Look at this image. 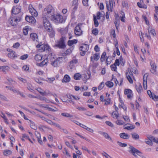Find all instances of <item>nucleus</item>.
<instances>
[{
	"mask_svg": "<svg viewBox=\"0 0 158 158\" xmlns=\"http://www.w3.org/2000/svg\"><path fill=\"white\" fill-rule=\"evenodd\" d=\"M54 13V8L51 5L47 6L44 10L43 12V17L50 18Z\"/></svg>",
	"mask_w": 158,
	"mask_h": 158,
	"instance_id": "1",
	"label": "nucleus"
},
{
	"mask_svg": "<svg viewBox=\"0 0 158 158\" xmlns=\"http://www.w3.org/2000/svg\"><path fill=\"white\" fill-rule=\"evenodd\" d=\"M50 19L55 23H62L64 21L63 17L60 15L54 14Z\"/></svg>",
	"mask_w": 158,
	"mask_h": 158,
	"instance_id": "2",
	"label": "nucleus"
},
{
	"mask_svg": "<svg viewBox=\"0 0 158 158\" xmlns=\"http://www.w3.org/2000/svg\"><path fill=\"white\" fill-rule=\"evenodd\" d=\"M130 150L129 152L131 153L135 157H138V156H141L142 153L140 151L135 148L132 146H130L129 147Z\"/></svg>",
	"mask_w": 158,
	"mask_h": 158,
	"instance_id": "3",
	"label": "nucleus"
},
{
	"mask_svg": "<svg viewBox=\"0 0 158 158\" xmlns=\"http://www.w3.org/2000/svg\"><path fill=\"white\" fill-rule=\"evenodd\" d=\"M43 22L45 28L48 31H50L52 29V26L46 17H43Z\"/></svg>",
	"mask_w": 158,
	"mask_h": 158,
	"instance_id": "4",
	"label": "nucleus"
},
{
	"mask_svg": "<svg viewBox=\"0 0 158 158\" xmlns=\"http://www.w3.org/2000/svg\"><path fill=\"white\" fill-rule=\"evenodd\" d=\"M66 38L65 37H62L60 40L58 41L55 46L61 49H64L66 47V45L65 41Z\"/></svg>",
	"mask_w": 158,
	"mask_h": 158,
	"instance_id": "5",
	"label": "nucleus"
},
{
	"mask_svg": "<svg viewBox=\"0 0 158 158\" xmlns=\"http://www.w3.org/2000/svg\"><path fill=\"white\" fill-rule=\"evenodd\" d=\"M21 19L20 17H13L12 15L11 16L10 19H9V22L10 23L12 26H16L18 23L19 22Z\"/></svg>",
	"mask_w": 158,
	"mask_h": 158,
	"instance_id": "6",
	"label": "nucleus"
},
{
	"mask_svg": "<svg viewBox=\"0 0 158 158\" xmlns=\"http://www.w3.org/2000/svg\"><path fill=\"white\" fill-rule=\"evenodd\" d=\"M80 50L82 51V52H81L80 54L81 56H84L86 52H87L89 49V46L86 44H83L80 47Z\"/></svg>",
	"mask_w": 158,
	"mask_h": 158,
	"instance_id": "7",
	"label": "nucleus"
},
{
	"mask_svg": "<svg viewBox=\"0 0 158 158\" xmlns=\"http://www.w3.org/2000/svg\"><path fill=\"white\" fill-rule=\"evenodd\" d=\"M36 47L39 48V50H40L41 52L46 51H49L50 49V47L47 44H43L42 45L39 44L36 46Z\"/></svg>",
	"mask_w": 158,
	"mask_h": 158,
	"instance_id": "8",
	"label": "nucleus"
},
{
	"mask_svg": "<svg viewBox=\"0 0 158 158\" xmlns=\"http://www.w3.org/2000/svg\"><path fill=\"white\" fill-rule=\"evenodd\" d=\"M74 33L76 35L80 36L82 34V31L81 30L80 25L78 24L75 28Z\"/></svg>",
	"mask_w": 158,
	"mask_h": 158,
	"instance_id": "9",
	"label": "nucleus"
},
{
	"mask_svg": "<svg viewBox=\"0 0 158 158\" xmlns=\"http://www.w3.org/2000/svg\"><path fill=\"white\" fill-rule=\"evenodd\" d=\"M29 10L32 15L34 16H36L38 15L37 12L33 8L32 5L31 4L29 6Z\"/></svg>",
	"mask_w": 158,
	"mask_h": 158,
	"instance_id": "10",
	"label": "nucleus"
},
{
	"mask_svg": "<svg viewBox=\"0 0 158 158\" xmlns=\"http://www.w3.org/2000/svg\"><path fill=\"white\" fill-rule=\"evenodd\" d=\"M106 8L108 11L112 12V8L113 7V0H109V2L106 1Z\"/></svg>",
	"mask_w": 158,
	"mask_h": 158,
	"instance_id": "11",
	"label": "nucleus"
},
{
	"mask_svg": "<svg viewBox=\"0 0 158 158\" xmlns=\"http://www.w3.org/2000/svg\"><path fill=\"white\" fill-rule=\"evenodd\" d=\"M124 94L127 95V98L129 99L131 98L132 97V91L130 89H125L124 91Z\"/></svg>",
	"mask_w": 158,
	"mask_h": 158,
	"instance_id": "12",
	"label": "nucleus"
},
{
	"mask_svg": "<svg viewBox=\"0 0 158 158\" xmlns=\"http://www.w3.org/2000/svg\"><path fill=\"white\" fill-rule=\"evenodd\" d=\"M60 58L59 57L57 59L55 60L54 61H52L51 62V64L54 67H58L60 64Z\"/></svg>",
	"mask_w": 158,
	"mask_h": 158,
	"instance_id": "13",
	"label": "nucleus"
},
{
	"mask_svg": "<svg viewBox=\"0 0 158 158\" xmlns=\"http://www.w3.org/2000/svg\"><path fill=\"white\" fill-rule=\"evenodd\" d=\"M25 19L27 22L31 23H34L36 22L33 16L29 17L27 16L25 17Z\"/></svg>",
	"mask_w": 158,
	"mask_h": 158,
	"instance_id": "14",
	"label": "nucleus"
},
{
	"mask_svg": "<svg viewBox=\"0 0 158 158\" xmlns=\"http://www.w3.org/2000/svg\"><path fill=\"white\" fill-rule=\"evenodd\" d=\"M120 137L123 139H126L129 138L130 136L125 133H121L119 134Z\"/></svg>",
	"mask_w": 158,
	"mask_h": 158,
	"instance_id": "15",
	"label": "nucleus"
},
{
	"mask_svg": "<svg viewBox=\"0 0 158 158\" xmlns=\"http://www.w3.org/2000/svg\"><path fill=\"white\" fill-rule=\"evenodd\" d=\"M30 37L33 41H37L38 38L36 34L33 33H31L30 34Z\"/></svg>",
	"mask_w": 158,
	"mask_h": 158,
	"instance_id": "16",
	"label": "nucleus"
},
{
	"mask_svg": "<svg viewBox=\"0 0 158 158\" xmlns=\"http://www.w3.org/2000/svg\"><path fill=\"white\" fill-rule=\"evenodd\" d=\"M21 11V9L17 8H13L12 12L15 15H16L19 13Z\"/></svg>",
	"mask_w": 158,
	"mask_h": 158,
	"instance_id": "17",
	"label": "nucleus"
},
{
	"mask_svg": "<svg viewBox=\"0 0 158 158\" xmlns=\"http://www.w3.org/2000/svg\"><path fill=\"white\" fill-rule=\"evenodd\" d=\"M77 42V40H69L68 41V45L69 46H71L73 44H76Z\"/></svg>",
	"mask_w": 158,
	"mask_h": 158,
	"instance_id": "18",
	"label": "nucleus"
},
{
	"mask_svg": "<svg viewBox=\"0 0 158 158\" xmlns=\"http://www.w3.org/2000/svg\"><path fill=\"white\" fill-rule=\"evenodd\" d=\"M70 81V77L68 75H65L63 79L62 80V82H69Z\"/></svg>",
	"mask_w": 158,
	"mask_h": 158,
	"instance_id": "19",
	"label": "nucleus"
},
{
	"mask_svg": "<svg viewBox=\"0 0 158 158\" xmlns=\"http://www.w3.org/2000/svg\"><path fill=\"white\" fill-rule=\"evenodd\" d=\"M77 6L78 5H76L74 6V7L72 11L71 15L72 19L74 18V14L77 8Z\"/></svg>",
	"mask_w": 158,
	"mask_h": 158,
	"instance_id": "20",
	"label": "nucleus"
},
{
	"mask_svg": "<svg viewBox=\"0 0 158 158\" xmlns=\"http://www.w3.org/2000/svg\"><path fill=\"white\" fill-rule=\"evenodd\" d=\"M147 138L149 139L152 140V142L153 141L156 143H158V138H156L153 136L151 135L148 136Z\"/></svg>",
	"mask_w": 158,
	"mask_h": 158,
	"instance_id": "21",
	"label": "nucleus"
},
{
	"mask_svg": "<svg viewBox=\"0 0 158 158\" xmlns=\"http://www.w3.org/2000/svg\"><path fill=\"white\" fill-rule=\"evenodd\" d=\"M102 135L106 139L109 140L111 142H113L112 139L107 133L106 132L102 133Z\"/></svg>",
	"mask_w": 158,
	"mask_h": 158,
	"instance_id": "22",
	"label": "nucleus"
},
{
	"mask_svg": "<svg viewBox=\"0 0 158 158\" xmlns=\"http://www.w3.org/2000/svg\"><path fill=\"white\" fill-rule=\"evenodd\" d=\"M8 57L10 58H14L17 56L15 55V52L14 51H11L10 53L8 54Z\"/></svg>",
	"mask_w": 158,
	"mask_h": 158,
	"instance_id": "23",
	"label": "nucleus"
},
{
	"mask_svg": "<svg viewBox=\"0 0 158 158\" xmlns=\"http://www.w3.org/2000/svg\"><path fill=\"white\" fill-rule=\"evenodd\" d=\"M151 69L150 71L152 73H154L156 70V66L155 63H153L151 65Z\"/></svg>",
	"mask_w": 158,
	"mask_h": 158,
	"instance_id": "24",
	"label": "nucleus"
},
{
	"mask_svg": "<svg viewBox=\"0 0 158 158\" xmlns=\"http://www.w3.org/2000/svg\"><path fill=\"white\" fill-rule=\"evenodd\" d=\"M132 137L133 139L135 140H137L139 139V136L138 134L135 133H133L131 134Z\"/></svg>",
	"mask_w": 158,
	"mask_h": 158,
	"instance_id": "25",
	"label": "nucleus"
},
{
	"mask_svg": "<svg viewBox=\"0 0 158 158\" xmlns=\"http://www.w3.org/2000/svg\"><path fill=\"white\" fill-rule=\"evenodd\" d=\"M135 87L138 92L139 93H140L142 89V87L140 84H139L138 85H136Z\"/></svg>",
	"mask_w": 158,
	"mask_h": 158,
	"instance_id": "26",
	"label": "nucleus"
},
{
	"mask_svg": "<svg viewBox=\"0 0 158 158\" xmlns=\"http://www.w3.org/2000/svg\"><path fill=\"white\" fill-rule=\"evenodd\" d=\"M126 75L127 80H128L129 82L131 84L132 83H133V80L132 79V78L131 76H130L129 74L128 73V72L126 73Z\"/></svg>",
	"mask_w": 158,
	"mask_h": 158,
	"instance_id": "27",
	"label": "nucleus"
},
{
	"mask_svg": "<svg viewBox=\"0 0 158 158\" xmlns=\"http://www.w3.org/2000/svg\"><path fill=\"white\" fill-rule=\"evenodd\" d=\"M11 151L9 150H6L4 151L3 154L4 156H7L8 155H10L12 153Z\"/></svg>",
	"mask_w": 158,
	"mask_h": 158,
	"instance_id": "28",
	"label": "nucleus"
},
{
	"mask_svg": "<svg viewBox=\"0 0 158 158\" xmlns=\"http://www.w3.org/2000/svg\"><path fill=\"white\" fill-rule=\"evenodd\" d=\"M73 77L74 79L75 80H80L81 77V75L79 73H76L74 74Z\"/></svg>",
	"mask_w": 158,
	"mask_h": 158,
	"instance_id": "29",
	"label": "nucleus"
},
{
	"mask_svg": "<svg viewBox=\"0 0 158 158\" xmlns=\"http://www.w3.org/2000/svg\"><path fill=\"white\" fill-rule=\"evenodd\" d=\"M74 47L73 46H72V47H70L69 48H68L66 51L65 54L66 55H68L72 52V51L73 50Z\"/></svg>",
	"mask_w": 158,
	"mask_h": 158,
	"instance_id": "30",
	"label": "nucleus"
},
{
	"mask_svg": "<svg viewBox=\"0 0 158 158\" xmlns=\"http://www.w3.org/2000/svg\"><path fill=\"white\" fill-rule=\"evenodd\" d=\"M35 60L37 61H40L42 60V56L39 55L37 54L35 56Z\"/></svg>",
	"mask_w": 158,
	"mask_h": 158,
	"instance_id": "31",
	"label": "nucleus"
},
{
	"mask_svg": "<svg viewBox=\"0 0 158 158\" xmlns=\"http://www.w3.org/2000/svg\"><path fill=\"white\" fill-rule=\"evenodd\" d=\"M106 54V52H103L102 53L100 58V60L101 62H103L105 60Z\"/></svg>",
	"mask_w": 158,
	"mask_h": 158,
	"instance_id": "32",
	"label": "nucleus"
},
{
	"mask_svg": "<svg viewBox=\"0 0 158 158\" xmlns=\"http://www.w3.org/2000/svg\"><path fill=\"white\" fill-rule=\"evenodd\" d=\"M28 26H26L23 29V32L25 35H26L28 34Z\"/></svg>",
	"mask_w": 158,
	"mask_h": 158,
	"instance_id": "33",
	"label": "nucleus"
},
{
	"mask_svg": "<svg viewBox=\"0 0 158 158\" xmlns=\"http://www.w3.org/2000/svg\"><path fill=\"white\" fill-rule=\"evenodd\" d=\"M106 85L109 87L111 88L113 87L114 85V84L113 82L110 81L106 82L105 83Z\"/></svg>",
	"mask_w": 158,
	"mask_h": 158,
	"instance_id": "34",
	"label": "nucleus"
},
{
	"mask_svg": "<svg viewBox=\"0 0 158 158\" xmlns=\"http://www.w3.org/2000/svg\"><path fill=\"white\" fill-rule=\"evenodd\" d=\"M94 20L95 26L97 27L98 25V22L96 19V16L94 15Z\"/></svg>",
	"mask_w": 158,
	"mask_h": 158,
	"instance_id": "35",
	"label": "nucleus"
},
{
	"mask_svg": "<svg viewBox=\"0 0 158 158\" xmlns=\"http://www.w3.org/2000/svg\"><path fill=\"white\" fill-rule=\"evenodd\" d=\"M99 53H95L94 56V60H98L99 58Z\"/></svg>",
	"mask_w": 158,
	"mask_h": 158,
	"instance_id": "36",
	"label": "nucleus"
},
{
	"mask_svg": "<svg viewBox=\"0 0 158 158\" xmlns=\"http://www.w3.org/2000/svg\"><path fill=\"white\" fill-rule=\"evenodd\" d=\"M138 6L140 8H147V6L145 5L142 4L138 2L137 3Z\"/></svg>",
	"mask_w": 158,
	"mask_h": 158,
	"instance_id": "37",
	"label": "nucleus"
},
{
	"mask_svg": "<svg viewBox=\"0 0 158 158\" xmlns=\"http://www.w3.org/2000/svg\"><path fill=\"white\" fill-rule=\"evenodd\" d=\"M9 67L7 66L1 67L0 69H2L3 72H6V70L8 69Z\"/></svg>",
	"mask_w": 158,
	"mask_h": 158,
	"instance_id": "38",
	"label": "nucleus"
},
{
	"mask_svg": "<svg viewBox=\"0 0 158 158\" xmlns=\"http://www.w3.org/2000/svg\"><path fill=\"white\" fill-rule=\"evenodd\" d=\"M48 62V59L47 58L45 59L43 61H42L40 64V66H43L45 64H46Z\"/></svg>",
	"mask_w": 158,
	"mask_h": 158,
	"instance_id": "39",
	"label": "nucleus"
},
{
	"mask_svg": "<svg viewBox=\"0 0 158 158\" xmlns=\"http://www.w3.org/2000/svg\"><path fill=\"white\" fill-rule=\"evenodd\" d=\"M27 88L28 90H30L31 91H32L33 90V87L32 85L30 83H27Z\"/></svg>",
	"mask_w": 158,
	"mask_h": 158,
	"instance_id": "40",
	"label": "nucleus"
},
{
	"mask_svg": "<svg viewBox=\"0 0 158 158\" xmlns=\"http://www.w3.org/2000/svg\"><path fill=\"white\" fill-rule=\"evenodd\" d=\"M31 123L30 124V126L31 128L34 130L36 129L37 127L35 125V123L33 122H31Z\"/></svg>",
	"mask_w": 158,
	"mask_h": 158,
	"instance_id": "41",
	"label": "nucleus"
},
{
	"mask_svg": "<svg viewBox=\"0 0 158 158\" xmlns=\"http://www.w3.org/2000/svg\"><path fill=\"white\" fill-rule=\"evenodd\" d=\"M119 60H120V62L122 66H123L125 63V61L124 60L122 57V56H121L120 57Z\"/></svg>",
	"mask_w": 158,
	"mask_h": 158,
	"instance_id": "42",
	"label": "nucleus"
},
{
	"mask_svg": "<svg viewBox=\"0 0 158 158\" xmlns=\"http://www.w3.org/2000/svg\"><path fill=\"white\" fill-rule=\"evenodd\" d=\"M117 143L121 147H124L127 146V144L125 143H123L119 141H118Z\"/></svg>",
	"mask_w": 158,
	"mask_h": 158,
	"instance_id": "43",
	"label": "nucleus"
},
{
	"mask_svg": "<svg viewBox=\"0 0 158 158\" xmlns=\"http://www.w3.org/2000/svg\"><path fill=\"white\" fill-rule=\"evenodd\" d=\"M61 115L63 116L66 117H72V116L70 115L68 113H62Z\"/></svg>",
	"mask_w": 158,
	"mask_h": 158,
	"instance_id": "44",
	"label": "nucleus"
},
{
	"mask_svg": "<svg viewBox=\"0 0 158 158\" xmlns=\"http://www.w3.org/2000/svg\"><path fill=\"white\" fill-rule=\"evenodd\" d=\"M148 76V74L147 73H145L143 76V81L145 82V81H147V77Z\"/></svg>",
	"mask_w": 158,
	"mask_h": 158,
	"instance_id": "45",
	"label": "nucleus"
},
{
	"mask_svg": "<svg viewBox=\"0 0 158 158\" xmlns=\"http://www.w3.org/2000/svg\"><path fill=\"white\" fill-rule=\"evenodd\" d=\"M116 124L119 125H123L124 124V122L122 120H118L116 122Z\"/></svg>",
	"mask_w": 158,
	"mask_h": 158,
	"instance_id": "46",
	"label": "nucleus"
},
{
	"mask_svg": "<svg viewBox=\"0 0 158 158\" xmlns=\"http://www.w3.org/2000/svg\"><path fill=\"white\" fill-rule=\"evenodd\" d=\"M135 126L134 125H133L132 126H127V127H125L124 128V129H126L129 130L130 129H134L135 128Z\"/></svg>",
	"mask_w": 158,
	"mask_h": 158,
	"instance_id": "47",
	"label": "nucleus"
},
{
	"mask_svg": "<svg viewBox=\"0 0 158 158\" xmlns=\"http://www.w3.org/2000/svg\"><path fill=\"white\" fill-rule=\"evenodd\" d=\"M50 32L49 34V35L50 37L52 38L54 36L55 32L54 31H53L52 30H51L50 31H49Z\"/></svg>",
	"mask_w": 158,
	"mask_h": 158,
	"instance_id": "48",
	"label": "nucleus"
},
{
	"mask_svg": "<svg viewBox=\"0 0 158 158\" xmlns=\"http://www.w3.org/2000/svg\"><path fill=\"white\" fill-rule=\"evenodd\" d=\"M148 31L153 36L156 35V33L154 29H153L150 31L149 29H148Z\"/></svg>",
	"mask_w": 158,
	"mask_h": 158,
	"instance_id": "49",
	"label": "nucleus"
},
{
	"mask_svg": "<svg viewBox=\"0 0 158 158\" xmlns=\"http://www.w3.org/2000/svg\"><path fill=\"white\" fill-rule=\"evenodd\" d=\"M92 33L94 35H97L98 33V29L97 28L94 29L92 31Z\"/></svg>",
	"mask_w": 158,
	"mask_h": 158,
	"instance_id": "50",
	"label": "nucleus"
},
{
	"mask_svg": "<svg viewBox=\"0 0 158 158\" xmlns=\"http://www.w3.org/2000/svg\"><path fill=\"white\" fill-rule=\"evenodd\" d=\"M110 68L112 71H116L117 69L116 66L114 64L111 65Z\"/></svg>",
	"mask_w": 158,
	"mask_h": 158,
	"instance_id": "51",
	"label": "nucleus"
},
{
	"mask_svg": "<svg viewBox=\"0 0 158 158\" xmlns=\"http://www.w3.org/2000/svg\"><path fill=\"white\" fill-rule=\"evenodd\" d=\"M104 86V83L103 82H102L100 83L99 85L98 86V89L99 90H101L103 88Z\"/></svg>",
	"mask_w": 158,
	"mask_h": 158,
	"instance_id": "52",
	"label": "nucleus"
},
{
	"mask_svg": "<svg viewBox=\"0 0 158 158\" xmlns=\"http://www.w3.org/2000/svg\"><path fill=\"white\" fill-rule=\"evenodd\" d=\"M37 90L41 95L44 96V93L43 92V90L41 88H38Z\"/></svg>",
	"mask_w": 158,
	"mask_h": 158,
	"instance_id": "53",
	"label": "nucleus"
},
{
	"mask_svg": "<svg viewBox=\"0 0 158 158\" xmlns=\"http://www.w3.org/2000/svg\"><path fill=\"white\" fill-rule=\"evenodd\" d=\"M146 143L148 145L152 146V140L151 139H148L145 141Z\"/></svg>",
	"mask_w": 158,
	"mask_h": 158,
	"instance_id": "54",
	"label": "nucleus"
},
{
	"mask_svg": "<svg viewBox=\"0 0 158 158\" xmlns=\"http://www.w3.org/2000/svg\"><path fill=\"white\" fill-rule=\"evenodd\" d=\"M28 55L27 54H26L20 56V59L21 60H25L28 58Z\"/></svg>",
	"mask_w": 158,
	"mask_h": 158,
	"instance_id": "55",
	"label": "nucleus"
},
{
	"mask_svg": "<svg viewBox=\"0 0 158 158\" xmlns=\"http://www.w3.org/2000/svg\"><path fill=\"white\" fill-rule=\"evenodd\" d=\"M123 118L124 119V120L128 122H129L130 121V119L127 116H123Z\"/></svg>",
	"mask_w": 158,
	"mask_h": 158,
	"instance_id": "56",
	"label": "nucleus"
},
{
	"mask_svg": "<svg viewBox=\"0 0 158 158\" xmlns=\"http://www.w3.org/2000/svg\"><path fill=\"white\" fill-rule=\"evenodd\" d=\"M112 80H113V81L114 82L115 84L116 85H117L118 84V81L117 80V79L115 78H114V76L113 75H112Z\"/></svg>",
	"mask_w": 158,
	"mask_h": 158,
	"instance_id": "57",
	"label": "nucleus"
},
{
	"mask_svg": "<svg viewBox=\"0 0 158 158\" xmlns=\"http://www.w3.org/2000/svg\"><path fill=\"white\" fill-rule=\"evenodd\" d=\"M110 100L109 98L105 99V105H108L110 104Z\"/></svg>",
	"mask_w": 158,
	"mask_h": 158,
	"instance_id": "58",
	"label": "nucleus"
},
{
	"mask_svg": "<svg viewBox=\"0 0 158 158\" xmlns=\"http://www.w3.org/2000/svg\"><path fill=\"white\" fill-rule=\"evenodd\" d=\"M77 108L80 111H85L86 110V109L83 107L78 106Z\"/></svg>",
	"mask_w": 158,
	"mask_h": 158,
	"instance_id": "59",
	"label": "nucleus"
},
{
	"mask_svg": "<svg viewBox=\"0 0 158 158\" xmlns=\"http://www.w3.org/2000/svg\"><path fill=\"white\" fill-rule=\"evenodd\" d=\"M18 79L23 83H26L27 82L26 80L20 77H19Z\"/></svg>",
	"mask_w": 158,
	"mask_h": 158,
	"instance_id": "60",
	"label": "nucleus"
},
{
	"mask_svg": "<svg viewBox=\"0 0 158 158\" xmlns=\"http://www.w3.org/2000/svg\"><path fill=\"white\" fill-rule=\"evenodd\" d=\"M20 46V44L18 42H17L15 44L13 47L15 48H18Z\"/></svg>",
	"mask_w": 158,
	"mask_h": 158,
	"instance_id": "61",
	"label": "nucleus"
},
{
	"mask_svg": "<svg viewBox=\"0 0 158 158\" xmlns=\"http://www.w3.org/2000/svg\"><path fill=\"white\" fill-rule=\"evenodd\" d=\"M0 98L2 100H4V101H6L7 100V98L6 97H5V96L1 94L0 95Z\"/></svg>",
	"mask_w": 158,
	"mask_h": 158,
	"instance_id": "62",
	"label": "nucleus"
},
{
	"mask_svg": "<svg viewBox=\"0 0 158 158\" xmlns=\"http://www.w3.org/2000/svg\"><path fill=\"white\" fill-rule=\"evenodd\" d=\"M94 50L96 52H98L100 51L98 45H96L94 47Z\"/></svg>",
	"mask_w": 158,
	"mask_h": 158,
	"instance_id": "63",
	"label": "nucleus"
},
{
	"mask_svg": "<svg viewBox=\"0 0 158 158\" xmlns=\"http://www.w3.org/2000/svg\"><path fill=\"white\" fill-rule=\"evenodd\" d=\"M23 69L25 71H27L29 69V67L27 65H24L23 67Z\"/></svg>",
	"mask_w": 158,
	"mask_h": 158,
	"instance_id": "64",
	"label": "nucleus"
}]
</instances>
